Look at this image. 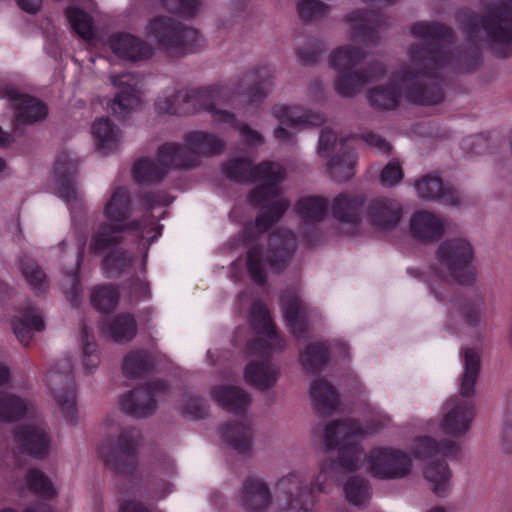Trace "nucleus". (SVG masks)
<instances>
[{
	"label": "nucleus",
	"instance_id": "f257e3e1",
	"mask_svg": "<svg viewBox=\"0 0 512 512\" xmlns=\"http://www.w3.org/2000/svg\"><path fill=\"white\" fill-rule=\"evenodd\" d=\"M410 32L419 42L408 49L409 63L393 71L387 83L368 91V103L376 110H394L402 96L417 105H437L444 100L440 84L430 80L452 62L448 51L452 31L437 22L421 21L414 23Z\"/></svg>",
	"mask_w": 512,
	"mask_h": 512
},
{
	"label": "nucleus",
	"instance_id": "f03ea898",
	"mask_svg": "<svg viewBox=\"0 0 512 512\" xmlns=\"http://www.w3.org/2000/svg\"><path fill=\"white\" fill-rule=\"evenodd\" d=\"M273 77V69L263 66L247 73L243 79L235 78L194 89H166L155 101V109L160 114L178 116L207 111L214 121L237 129L246 145H262L264 137L261 133L248 124L240 123L234 113L216 108V104L233 105L239 97L248 105H260L273 86Z\"/></svg>",
	"mask_w": 512,
	"mask_h": 512
},
{
	"label": "nucleus",
	"instance_id": "7ed1b4c3",
	"mask_svg": "<svg viewBox=\"0 0 512 512\" xmlns=\"http://www.w3.org/2000/svg\"><path fill=\"white\" fill-rule=\"evenodd\" d=\"M103 215L108 222L100 223L93 232L90 240V253L100 256L106 250L123 243L122 233L132 231L137 234L139 245L148 250L162 235L163 226L157 224L151 217L132 219V200L125 187H117L104 205Z\"/></svg>",
	"mask_w": 512,
	"mask_h": 512
},
{
	"label": "nucleus",
	"instance_id": "20e7f679",
	"mask_svg": "<svg viewBox=\"0 0 512 512\" xmlns=\"http://www.w3.org/2000/svg\"><path fill=\"white\" fill-rule=\"evenodd\" d=\"M186 145L167 142L157 151V162L150 158L138 159L133 166L134 180L141 183H158L170 169H190L200 163L199 156L219 155L225 142L216 135L192 131L185 135Z\"/></svg>",
	"mask_w": 512,
	"mask_h": 512
},
{
	"label": "nucleus",
	"instance_id": "39448f33",
	"mask_svg": "<svg viewBox=\"0 0 512 512\" xmlns=\"http://www.w3.org/2000/svg\"><path fill=\"white\" fill-rule=\"evenodd\" d=\"M249 321L258 337L247 342L245 352L262 359L250 361L246 365L244 379L251 386L267 390L273 387L277 380L276 371L269 360L270 352L284 349L286 343L279 335L268 309L262 302L257 301L252 304Z\"/></svg>",
	"mask_w": 512,
	"mask_h": 512
},
{
	"label": "nucleus",
	"instance_id": "423d86ee",
	"mask_svg": "<svg viewBox=\"0 0 512 512\" xmlns=\"http://www.w3.org/2000/svg\"><path fill=\"white\" fill-rule=\"evenodd\" d=\"M461 16L464 17L462 21L467 40L473 46L471 58L475 64L479 61L478 43L483 33L497 56L506 58L512 55V0L490 4L483 17L472 12Z\"/></svg>",
	"mask_w": 512,
	"mask_h": 512
},
{
	"label": "nucleus",
	"instance_id": "0eeeda50",
	"mask_svg": "<svg viewBox=\"0 0 512 512\" xmlns=\"http://www.w3.org/2000/svg\"><path fill=\"white\" fill-rule=\"evenodd\" d=\"M222 173L238 184H257L247 197L253 207L277 198L280 194L279 185L285 179V170L278 163L264 160L254 164L252 160L242 157L225 161L222 164Z\"/></svg>",
	"mask_w": 512,
	"mask_h": 512
},
{
	"label": "nucleus",
	"instance_id": "6e6552de",
	"mask_svg": "<svg viewBox=\"0 0 512 512\" xmlns=\"http://www.w3.org/2000/svg\"><path fill=\"white\" fill-rule=\"evenodd\" d=\"M336 466L352 472L366 464V471L374 478L397 480L410 475L412 459L404 450H339Z\"/></svg>",
	"mask_w": 512,
	"mask_h": 512
},
{
	"label": "nucleus",
	"instance_id": "1a4fd4ad",
	"mask_svg": "<svg viewBox=\"0 0 512 512\" xmlns=\"http://www.w3.org/2000/svg\"><path fill=\"white\" fill-rule=\"evenodd\" d=\"M295 249V234L287 229H279L270 236L268 249L259 243L249 247L245 264L251 281L261 287L266 285V267L269 266L273 272H282L288 266Z\"/></svg>",
	"mask_w": 512,
	"mask_h": 512
},
{
	"label": "nucleus",
	"instance_id": "9d476101",
	"mask_svg": "<svg viewBox=\"0 0 512 512\" xmlns=\"http://www.w3.org/2000/svg\"><path fill=\"white\" fill-rule=\"evenodd\" d=\"M147 31L161 48L177 56L193 53L201 47L198 30L186 27L170 17L153 18L147 26Z\"/></svg>",
	"mask_w": 512,
	"mask_h": 512
},
{
	"label": "nucleus",
	"instance_id": "9b49d317",
	"mask_svg": "<svg viewBox=\"0 0 512 512\" xmlns=\"http://www.w3.org/2000/svg\"><path fill=\"white\" fill-rule=\"evenodd\" d=\"M473 248L462 238L443 241L436 252L437 272L449 276L460 284H470L474 280L472 270Z\"/></svg>",
	"mask_w": 512,
	"mask_h": 512
},
{
	"label": "nucleus",
	"instance_id": "f8f14e48",
	"mask_svg": "<svg viewBox=\"0 0 512 512\" xmlns=\"http://www.w3.org/2000/svg\"><path fill=\"white\" fill-rule=\"evenodd\" d=\"M349 140L329 127H322V157L327 159V171L335 182H346L354 176L356 155Z\"/></svg>",
	"mask_w": 512,
	"mask_h": 512
},
{
	"label": "nucleus",
	"instance_id": "ddd939ff",
	"mask_svg": "<svg viewBox=\"0 0 512 512\" xmlns=\"http://www.w3.org/2000/svg\"><path fill=\"white\" fill-rule=\"evenodd\" d=\"M47 383L67 423L77 424L76 383L70 357L58 360L47 374Z\"/></svg>",
	"mask_w": 512,
	"mask_h": 512
},
{
	"label": "nucleus",
	"instance_id": "4468645a",
	"mask_svg": "<svg viewBox=\"0 0 512 512\" xmlns=\"http://www.w3.org/2000/svg\"><path fill=\"white\" fill-rule=\"evenodd\" d=\"M169 390L170 386L167 381L147 382L121 397V410L135 418H145L156 411L157 398L168 395Z\"/></svg>",
	"mask_w": 512,
	"mask_h": 512
},
{
	"label": "nucleus",
	"instance_id": "2eb2a0df",
	"mask_svg": "<svg viewBox=\"0 0 512 512\" xmlns=\"http://www.w3.org/2000/svg\"><path fill=\"white\" fill-rule=\"evenodd\" d=\"M416 458L426 462L424 477L431 484L432 491L444 497L450 487L451 472L445 461L454 450H416Z\"/></svg>",
	"mask_w": 512,
	"mask_h": 512
},
{
	"label": "nucleus",
	"instance_id": "dca6fc26",
	"mask_svg": "<svg viewBox=\"0 0 512 512\" xmlns=\"http://www.w3.org/2000/svg\"><path fill=\"white\" fill-rule=\"evenodd\" d=\"M110 80L120 91L108 103V108L117 118L125 119L131 110L140 104V97L136 88L138 79L135 73L123 72L111 75Z\"/></svg>",
	"mask_w": 512,
	"mask_h": 512
},
{
	"label": "nucleus",
	"instance_id": "f3484780",
	"mask_svg": "<svg viewBox=\"0 0 512 512\" xmlns=\"http://www.w3.org/2000/svg\"><path fill=\"white\" fill-rule=\"evenodd\" d=\"M367 218L376 230L390 232L402 222L403 206L397 199L378 197L369 202Z\"/></svg>",
	"mask_w": 512,
	"mask_h": 512
},
{
	"label": "nucleus",
	"instance_id": "a211bd4d",
	"mask_svg": "<svg viewBox=\"0 0 512 512\" xmlns=\"http://www.w3.org/2000/svg\"><path fill=\"white\" fill-rule=\"evenodd\" d=\"M345 20L353 23L352 38L366 44H377L380 29L388 25V19L378 11L355 10L346 15Z\"/></svg>",
	"mask_w": 512,
	"mask_h": 512
},
{
	"label": "nucleus",
	"instance_id": "6ab92c4d",
	"mask_svg": "<svg viewBox=\"0 0 512 512\" xmlns=\"http://www.w3.org/2000/svg\"><path fill=\"white\" fill-rule=\"evenodd\" d=\"M273 116L281 123L274 130V137L282 142L293 143V135L282 125L297 127L301 125H320V116L310 111H302L298 106L275 105L272 109Z\"/></svg>",
	"mask_w": 512,
	"mask_h": 512
},
{
	"label": "nucleus",
	"instance_id": "aec40b11",
	"mask_svg": "<svg viewBox=\"0 0 512 512\" xmlns=\"http://www.w3.org/2000/svg\"><path fill=\"white\" fill-rule=\"evenodd\" d=\"M77 172L78 161L70 152L63 151L57 155L53 168L57 194L70 206L77 201L75 183Z\"/></svg>",
	"mask_w": 512,
	"mask_h": 512
},
{
	"label": "nucleus",
	"instance_id": "412c9836",
	"mask_svg": "<svg viewBox=\"0 0 512 512\" xmlns=\"http://www.w3.org/2000/svg\"><path fill=\"white\" fill-rule=\"evenodd\" d=\"M283 317L290 333L297 339L310 337V308L296 295L281 299Z\"/></svg>",
	"mask_w": 512,
	"mask_h": 512
},
{
	"label": "nucleus",
	"instance_id": "4be33fe9",
	"mask_svg": "<svg viewBox=\"0 0 512 512\" xmlns=\"http://www.w3.org/2000/svg\"><path fill=\"white\" fill-rule=\"evenodd\" d=\"M385 74L384 64L374 62L364 70L342 71L336 80L335 87L341 96L353 97L364 85L382 78Z\"/></svg>",
	"mask_w": 512,
	"mask_h": 512
},
{
	"label": "nucleus",
	"instance_id": "5701e85b",
	"mask_svg": "<svg viewBox=\"0 0 512 512\" xmlns=\"http://www.w3.org/2000/svg\"><path fill=\"white\" fill-rule=\"evenodd\" d=\"M419 198L425 201H440L445 205L458 206L462 202L460 193L451 185L445 184L436 174H427L415 181Z\"/></svg>",
	"mask_w": 512,
	"mask_h": 512
},
{
	"label": "nucleus",
	"instance_id": "b1692460",
	"mask_svg": "<svg viewBox=\"0 0 512 512\" xmlns=\"http://www.w3.org/2000/svg\"><path fill=\"white\" fill-rule=\"evenodd\" d=\"M364 203L365 196L362 194L341 193L331 204L327 198L322 197V217L330 208L333 217L339 222L356 225L361 221Z\"/></svg>",
	"mask_w": 512,
	"mask_h": 512
},
{
	"label": "nucleus",
	"instance_id": "393cba45",
	"mask_svg": "<svg viewBox=\"0 0 512 512\" xmlns=\"http://www.w3.org/2000/svg\"><path fill=\"white\" fill-rule=\"evenodd\" d=\"M366 434L367 430L353 419L332 421L324 430L327 446H334L333 448H354Z\"/></svg>",
	"mask_w": 512,
	"mask_h": 512
},
{
	"label": "nucleus",
	"instance_id": "a878e982",
	"mask_svg": "<svg viewBox=\"0 0 512 512\" xmlns=\"http://www.w3.org/2000/svg\"><path fill=\"white\" fill-rule=\"evenodd\" d=\"M446 410L441 424L443 431L454 436L466 433L474 416L471 401L454 396L447 401Z\"/></svg>",
	"mask_w": 512,
	"mask_h": 512
},
{
	"label": "nucleus",
	"instance_id": "bb28decb",
	"mask_svg": "<svg viewBox=\"0 0 512 512\" xmlns=\"http://www.w3.org/2000/svg\"><path fill=\"white\" fill-rule=\"evenodd\" d=\"M109 46L118 57L129 61L145 60L153 55V48L147 42L129 33L111 35Z\"/></svg>",
	"mask_w": 512,
	"mask_h": 512
},
{
	"label": "nucleus",
	"instance_id": "cd10ccee",
	"mask_svg": "<svg viewBox=\"0 0 512 512\" xmlns=\"http://www.w3.org/2000/svg\"><path fill=\"white\" fill-rule=\"evenodd\" d=\"M300 362L304 372L313 376L309 396L312 408L320 413V342L311 343L300 354Z\"/></svg>",
	"mask_w": 512,
	"mask_h": 512
},
{
	"label": "nucleus",
	"instance_id": "c85d7f7f",
	"mask_svg": "<svg viewBox=\"0 0 512 512\" xmlns=\"http://www.w3.org/2000/svg\"><path fill=\"white\" fill-rule=\"evenodd\" d=\"M410 231L415 239L423 242L435 241L443 236L444 225L433 213L418 211L410 219Z\"/></svg>",
	"mask_w": 512,
	"mask_h": 512
},
{
	"label": "nucleus",
	"instance_id": "c756f323",
	"mask_svg": "<svg viewBox=\"0 0 512 512\" xmlns=\"http://www.w3.org/2000/svg\"><path fill=\"white\" fill-rule=\"evenodd\" d=\"M211 396L224 410L235 415L244 414L251 403L249 394L236 386L214 387Z\"/></svg>",
	"mask_w": 512,
	"mask_h": 512
},
{
	"label": "nucleus",
	"instance_id": "7c9ffc66",
	"mask_svg": "<svg viewBox=\"0 0 512 512\" xmlns=\"http://www.w3.org/2000/svg\"><path fill=\"white\" fill-rule=\"evenodd\" d=\"M96 149L102 155L115 152L120 145V131L108 117L97 118L91 127Z\"/></svg>",
	"mask_w": 512,
	"mask_h": 512
},
{
	"label": "nucleus",
	"instance_id": "2f4dec72",
	"mask_svg": "<svg viewBox=\"0 0 512 512\" xmlns=\"http://www.w3.org/2000/svg\"><path fill=\"white\" fill-rule=\"evenodd\" d=\"M13 331L17 339L27 346L32 338L33 331H42L45 323L35 305L28 304L22 310V317L12 320Z\"/></svg>",
	"mask_w": 512,
	"mask_h": 512
},
{
	"label": "nucleus",
	"instance_id": "473e14b6",
	"mask_svg": "<svg viewBox=\"0 0 512 512\" xmlns=\"http://www.w3.org/2000/svg\"><path fill=\"white\" fill-rule=\"evenodd\" d=\"M154 355L145 349L131 350L123 359L122 371L129 379H138L153 372Z\"/></svg>",
	"mask_w": 512,
	"mask_h": 512
},
{
	"label": "nucleus",
	"instance_id": "72a5a7b5",
	"mask_svg": "<svg viewBox=\"0 0 512 512\" xmlns=\"http://www.w3.org/2000/svg\"><path fill=\"white\" fill-rule=\"evenodd\" d=\"M271 501L267 485L259 479H248L241 493L242 506L249 511L259 512L264 510Z\"/></svg>",
	"mask_w": 512,
	"mask_h": 512
},
{
	"label": "nucleus",
	"instance_id": "f704fd0d",
	"mask_svg": "<svg viewBox=\"0 0 512 512\" xmlns=\"http://www.w3.org/2000/svg\"><path fill=\"white\" fill-rule=\"evenodd\" d=\"M102 331L115 342H129L137 334V322L132 314L122 312L103 323Z\"/></svg>",
	"mask_w": 512,
	"mask_h": 512
},
{
	"label": "nucleus",
	"instance_id": "c9c22d12",
	"mask_svg": "<svg viewBox=\"0 0 512 512\" xmlns=\"http://www.w3.org/2000/svg\"><path fill=\"white\" fill-rule=\"evenodd\" d=\"M253 432L250 426L229 421L220 428V437L230 448H251Z\"/></svg>",
	"mask_w": 512,
	"mask_h": 512
},
{
	"label": "nucleus",
	"instance_id": "e433bc0d",
	"mask_svg": "<svg viewBox=\"0 0 512 512\" xmlns=\"http://www.w3.org/2000/svg\"><path fill=\"white\" fill-rule=\"evenodd\" d=\"M14 438L20 448H50V438L39 425L27 424L15 428Z\"/></svg>",
	"mask_w": 512,
	"mask_h": 512
},
{
	"label": "nucleus",
	"instance_id": "4c0bfd02",
	"mask_svg": "<svg viewBox=\"0 0 512 512\" xmlns=\"http://www.w3.org/2000/svg\"><path fill=\"white\" fill-rule=\"evenodd\" d=\"M28 411L25 399L15 394L0 391V422L13 423L23 419Z\"/></svg>",
	"mask_w": 512,
	"mask_h": 512
},
{
	"label": "nucleus",
	"instance_id": "58836bf2",
	"mask_svg": "<svg viewBox=\"0 0 512 512\" xmlns=\"http://www.w3.org/2000/svg\"><path fill=\"white\" fill-rule=\"evenodd\" d=\"M109 430L114 435H109L100 448H140L142 433L138 428L112 425Z\"/></svg>",
	"mask_w": 512,
	"mask_h": 512
},
{
	"label": "nucleus",
	"instance_id": "ea45409f",
	"mask_svg": "<svg viewBox=\"0 0 512 512\" xmlns=\"http://www.w3.org/2000/svg\"><path fill=\"white\" fill-rule=\"evenodd\" d=\"M47 106L39 99L24 95L19 98L16 108V119L22 124H32L47 116Z\"/></svg>",
	"mask_w": 512,
	"mask_h": 512
},
{
	"label": "nucleus",
	"instance_id": "a19ab883",
	"mask_svg": "<svg viewBox=\"0 0 512 512\" xmlns=\"http://www.w3.org/2000/svg\"><path fill=\"white\" fill-rule=\"evenodd\" d=\"M290 207L289 200L282 198L263 206L256 216L255 227L261 233L267 232L276 224Z\"/></svg>",
	"mask_w": 512,
	"mask_h": 512
},
{
	"label": "nucleus",
	"instance_id": "79ce46f5",
	"mask_svg": "<svg viewBox=\"0 0 512 512\" xmlns=\"http://www.w3.org/2000/svg\"><path fill=\"white\" fill-rule=\"evenodd\" d=\"M480 372V356L471 348L464 351V373L461 378V395L469 397L474 394V386Z\"/></svg>",
	"mask_w": 512,
	"mask_h": 512
},
{
	"label": "nucleus",
	"instance_id": "37998d69",
	"mask_svg": "<svg viewBox=\"0 0 512 512\" xmlns=\"http://www.w3.org/2000/svg\"><path fill=\"white\" fill-rule=\"evenodd\" d=\"M343 489L347 501L358 507L366 506L372 496V487L369 481L360 476L349 477Z\"/></svg>",
	"mask_w": 512,
	"mask_h": 512
},
{
	"label": "nucleus",
	"instance_id": "c03bdc74",
	"mask_svg": "<svg viewBox=\"0 0 512 512\" xmlns=\"http://www.w3.org/2000/svg\"><path fill=\"white\" fill-rule=\"evenodd\" d=\"M65 16L72 30L84 40H91L95 36L92 17L81 8L69 6Z\"/></svg>",
	"mask_w": 512,
	"mask_h": 512
},
{
	"label": "nucleus",
	"instance_id": "a18cd8bd",
	"mask_svg": "<svg viewBox=\"0 0 512 512\" xmlns=\"http://www.w3.org/2000/svg\"><path fill=\"white\" fill-rule=\"evenodd\" d=\"M115 246L108 249L109 253L101 262L102 269L108 278L120 276L127 268L131 266L132 260L124 250L117 249ZM107 252V250L105 251Z\"/></svg>",
	"mask_w": 512,
	"mask_h": 512
},
{
	"label": "nucleus",
	"instance_id": "49530a36",
	"mask_svg": "<svg viewBox=\"0 0 512 512\" xmlns=\"http://www.w3.org/2000/svg\"><path fill=\"white\" fill-rule=\"evenodd\" d=\"M119 301V292L111 284H104L93 289L91 294V303L93 307L102 312L110 313L113 311Z\"/></svg>",
	"mask_w": 512,
	"mask_h": 512
},
{
	"label": "nucleus",
	"instance_id": "de8ad7c7",
	"mask_svg": "<svg viewBox=\"0 0 512 512\" xmlns=\"http://www.w3.org/2000/svg\"><path fill=\"white\" fill-rule=\"evenodd\" d=\"M81 343L84 368L87 373H93L100 361L97 350L98 346L91 329L88 328L84 320L81 323Z\"/></svg>",
	"mask_w": 512,
	"mask_h": 512
},
{
	"label": "nucleus",
	"instance_id": "09e8293b",
	"mask_svg": "<svg viewBox=\"0 0 512 512\" xmlns=\"http://www.w3.org/2000/svg\"><path fill=\"white\" fill-rule=\"evenodd\" d=\"M22 274L37 295L43 294L48 289L46 274L32 259L24 257L20 261Z\"/></svg>",
	"mask_w": 512,
	"mask_h": 512
},
{
	"label": "nucleus",
	"instance_id": "8fccbe9b",
	"mask_svg": "<svg viewBox=\"0 0 512 512\" xmlns=\"http://www.w3.org/2000/svg\"><path fill=\"white\" fill-rule=\"evenodd\" d=\"M365 58V53L357 47L346 46L336 49L330 56L332 67L342 71L356 66Z\"/></svg>",
	"mask_w": 512,
	"mask_h": 512
},
{
	"label": "nucleus",
	"instance_id": "3c124183",
	"mask_svg": "<svg viewBox=\"0 0 512 512\" xmlns=\"http://www.w3.org/2000/svg\"><path fill=\"white\" fill-rule=\"evenodd\" d=\"M295 212L305 226L320 222V196H309L300 199L295 205Z\"/></svg>",
	"mask_w": 512,
	"mask_h": 512
},
{
	"label": "nucleus",
	"instance_id": "603ef678",
	"mask_svg": "<svg viewBox=\"0 0 512 512\" xmlns=\"http://www.w3.org/2000/svg\"><path fill=\"white\" fill-rule=\"evenodd\" d=\"M27 485L35 494L43 498H53L57 495L52 482L40 471L30 470L27 474Z\"/></svg>",
	"mask_w": 512,
	"mask_h": 512
},
{
	"label": "nucleus",
	"instance_id": "864d4df0",
	"mask_svg": "<svg viewBox=\"0 0 512 512\" xmlns=\"http://www.w3.org/2000/svg\"><path fill=\"white\" fill-rule=\"evenodd\" d=\"M200 0H162V6L168 12L184 18H192L199 11Z\"/></svg>",
	"mask_w": 512,
	"mask_h": 512
},
{
	"label": "nucleus",
	"instance_id": "5fc2aeb1",
	"mask_svg": "<svg viewBox=\"0 0 512 512\" xmlns=\"http://www.w3.org/2000/svg\"><path fill=\"white\" fill-rule=\"evenodd\" d=\"M134 450H108V454L104 455L105 464L118 471L124 472L126 468L133 463Z\"/></svg>",
	"mask_w": 512,
	"mask_h": 512
},
{
	"label": "nucleus",
	"instance_id": "6e6d98bb",
	"mask_svg": "<svg viewBox=\"0 0 512 512\" xmlns=\"http://www.w3.org/2000/svg\"><path fill=\"white\" fill-rule=\"evenodd\" d=\"M403 177L401 164L397 160H392L382 169L379 179L383 187L392 188L398 185Z\"/></svg>",
	"mask_w": 512,
	"mask_h": 512
},
{
	"label": "nucleus",
	"instance_id": "4d7b16f0",
	"mask_svg": "<svg viewBox=\"0 0 512 512\" xmlns=\"http://www.w3.org/2000/svg\"><path fill=\"white\" fill-rule=\"evenodd\" d=\"M137 198L146 212H151L157 206H166L170 203L169 195L163 191H140Z\"/></svg>",
	"mask_w": 512,
	"mask_h": 512
},
{
	"label": "nucleus",
	"instance_id": "13d9d810",
	"mask_svg": "<svg viewBox=\"0 0 512 512\" xmlns=\"http://www.w3.org/2000/svg\"><path fill=\"white\" fill-rule=\"evenodd\" d=\"M296 53L302 64H314L320 58V41L316 37H311L307 46H297Z\"/></svg>",
	"mask_w": 512,
	"mask_h": 512
},
{
	"label": "nucleus",
	"instance_id": "bf43d9fd",
	"mask_svg": "<svg viewBox=\"0 0 512 512\" xmlns=\"http://www.w3.org/2000/svg\"><path fill=\"white\" fill-rule=\"evenodd\" d=\"M182 410L186 416L192 419H203L207 415L205 400L199 396L186 395Z\"/></svg>",
	"mask_w": 512,
	"mask_h": 512
},
{
	"label": "nucleus",
	"instance_id": "052dcab7",
	"mask_svg": "<svg viewBox=\"0 0 512 512\" xmlns=\"http://www.w3.org/2000/svg\"><path fill=\"white\" fill-rule=\"evenodd\" d=\"M322 414L337 410L340 406V398L337 389L322 379Z\"/></svg>",
	"mask_w": 512,
	"mask_h": 512
},
{
	"label": "nucleus",
	"instance_id": "680f3d73",
	"mask_svg": "<svg viewBox=\"0 0 512 512\" xmlns=\"http://www.w3.org/2000/svg\"><path fill=\"white\" fill-rule=\"evenodd\" d=\"M297 12L300 19L308 24L320 14V1L300 0L297 4Z\"/></svg>",
	"mask_w": 512,
	"mask_h": 512
},
{
	"label": "nucleus",
	"instance_id": "e2e57ef3",
	"mask_svg": "<svg viewBox=\"0 0 512 512\" xmlns=\"http://www.w3.org/2000/svg\"><path fill=\"white\" fill-rule=\"evenodd\" d=\"M483 305L482 297H477L464 305L462 314L469 325H476L480 321Z\"/></svg>",
	"mask_w": 512,
	"mask_h": 512
},
{
	"label": "nucleus",
	"instance_id": "0e129e2a",
	"mask_svg": "<svg viewBox=\"0 0 512 512\" xmlns=\"http://www.w3.org/2000/svg\"><path fill=\"white\" fill-rule=\"evenodd\" d=\"M131 294L137 299H148L150 297L149 283L139 276H134L129 280Z\"/></svg>",
	"mask_w": 512,
	"mask_h": 512
},
{
	"label": "nucleus",
	"instance_id": "69168bd1",
	"mask_svg": "<svg viewBox=\"0 0 512 512\" xmlns=\"http://www.w3.org/2000/svg\"><path fill=\"white\" fill-rule=\"evenodd\" d=\"M415 448H455V445L453 442L448 440L438 443L429 436H422L416 439Z\"/></svg>",
	"mask_w": 512,
	"mask_h": 512
},
{
	"label": "nucleus",
	"instance_id": "338daca9",
	"mask_svg": "<svg viewBox=\"0 0 512 512\" xmlns=\"http://www.w3.org/2000/svg\"><path fill=\"white\" fill-rule=\"evenodd\" d=\"M364 140L368 145L377 148L381 152L387 153L391 150L389 143L380 135L368 133L364 136Z\"/></svg>",
	"mask_w": 512,
	"mask_h": 512
},
{
	"label": "nucleus",
	"instance_id": "774afa93",
	"mask_svg": "<svg viewBox=\"0 0 512 512\" xmlns=\"http://www.w3.org/2000/svg\"><path fill=\"white\" fill-rule=\"evenodd\" d=\"M335 349H338L339 352L343 355H346L347 353V348L344 344H337L332 346L328 342H322V366L325 365L329 361L330 357L335 354Z\"/></svg>",
	"mask_w": 512,
	"mask_h": 512
}]
</instances>
